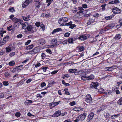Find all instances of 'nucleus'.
Here are the masks:
<instances>
[{
	"mask_svg": "<svg viewBox=\"0 0 122 122\" xmlns=\"http://www.w3.org/2000/svg\"><path fill=\"white\" fill-rule=\"evenodd\" d=\"M27 29L31 33H33L36 31V27L35 25H28L27 27Z\"/></svg>",
	"mask_w": 122,
	"mask_h": 122,
	"instance_id": "obj_2",
	"label": "nucleus"
},
{
	"mask_svg": "<svg viewBox=\"0 0 122 122\" xmlns=\"http://www.w3.org/2000/svg\"><path fill=\"white\" fill-rule=\"evenodd\" d=\"M61 28H58L55 29L52 32V34H54L57 32H58L60 31H61Z\"/></svg>",
	"mask_w": 122,
	"mask_h": 122,
	"instance_id": "obj_16",
	"label": "nucleus"
},
{
	"mask_svg": "<svg viewBox=\"0 0 122 122\" xmlns=\"http://www.w3.org/2000/svg\"><path fill=\"white\" fill-rule=\"evenodd\" d=\"M68 20V18L67 17H63L61 18L58 20V22L59 24L62 25H65V24Z\"/></svg>",
	"mask_w": 122,
	"mask_h": 122,
	"instance_id": "obj_1",
	"label": "nucleus"
},
{
	"mask_svg": "<svg viewBox=\"0 0 122 122\" xmlns=\"http://www.w3.org/2000/svg\"><path fill=\"white\" fill-rule=\"evenodd\" d=\"M10 71L11 72L14 73H17L18 72L17 69L16 68H11Z\"/></svg>",
	"mask_w": 122,
	"mask_h": 122,
	"instance_id": "obj_11",
	"label": "nucleus"
},
{
	"mask_svg": "<svg viewBox=\"0 0 122 122\" xmlns=\"http://www.w3.org/2000/svg\"><path fill=\"white\" fill-rule=\"evenodd\" d=\"M31 40H28L25 43V45H28L31 42Z\"/></svg>",
	"mask_w": 122,
	"mask_h": 122,
	"instance_id": "obj_58",
	"label": "nucleus"
},
{
	"mask_svg": "<svg viewBox=\"0 0 122 122\" xmlns=\"http://www.w3.org/2000/svg\"><path fill=\"white\" fill-rule=\"evenodd\" d=\"M41 65V64L40 63H38L35 66V67H39Z\"/></svg>",
	"mask_w": 122,
	"mask_h": 122,
	"instance_id": "obj_64",
	"label": "nucleus"
},
{
	"mask_svg": "<svg viewBox=\"0 0 122 122\" xmlns=\"http://www.w3.org/2000/svg\"><path fill=\"white\" fill-rule=\"evenodd\" d=\"M86 97L85 99L86 101L89 104L92 103V98L90 95L88 94L86 95Z\"/></svg>",
	"mask_w": 122,
	"mask_h": 122,
	"instance_id": "obj_3",
	"label": "nucleus"
},
{
	"mask_svg": "<svg viewBox=\"0 0 122 122\" xmlns=\"http://www.w3.org/2000/svg\"><path fill=\"white\" fill-rule=\"evenodd\" d=\"M98 90L99 91V92L100 93H102L104 91V89L102 88L99 89Z\"/></svg>",
	"mask_w": 122,
	"mask_h": 122,
	"instance_id": "obj_55",
	"label": "nucleus"
},
{
	"mask_svg": "<svg viewBox=\"0 0 122 122\" xmlns=\"http://www.w3.org/2000/svg\"><path fill=\"white\" fill-rule=\"evenodd\" d=\"M86 76H83L81 77V79L83 80H87Z\"/></svg>",
	"mask_w": 122,
	"mask_h": 122,
	"instance_id": "obj_43",
	"label": "nucleus"
},
{
	"mask_svg": "<svg viewBox=\"0 0 122 122\" xmlns=\"http://www.w3.org/2000/svg\"><path fill=\"white\" fill-rule=\"evenodd\" d=\"M9 64L10 66H13L15 64V62L14 61H12L9 63Z\"/></svg>",
	"mask_w": 122,
	"mask_h": 122,
	"instance_id": "obj_28",
	"label": "nucleus"
},
{
	"mask_svg": "<svg viewBox=\"0 0 122 122\" xmlns=\"http://www.w3.org/2000/svg\"><path fill=\"white\" fill-rule=\"evenodd\" d=\"M117 103L119 105H122V97H121L117 101Z\"/></svg>",
	"mask_w": 122,
	"mask_h": 122,
	"instance_id": "obj_29",
	"label": "nucleus"
},
{
	"mask_svg": "<svg viewBox=\"0 0 122 122\" xmlns=\"http://www.w3.org/2000/svg\"><path fill=\"white\" fill-rule=\"evenodd\" d=\"M77 70L76 69H70L68 71L71 73H73L77 71Z\"/></svg>",
	"mask_w": 122,
	"mask_h": 122,
	"instance_id": "obj_20",
	"label": "nucleus"
},
{
	"mask_svg": "<svg viewBox=\"0 0 122 122\" xmlns=\"http://www.w3.org/2000/svg\"><path fill=\"white\" fill-rule=\"evenodd\" d=\"M2 83L3 85L5 86H7L9 85L8 81H4L2 82Z\"/></svg>",
	"mask_w": 122,
	"mask_h": 122,
	"instance_id": "obj_37",
	"label": "nucleus"
},
{
	"mask_svg": "<svg viewBox=\"0 0 122 122\" xmlns=\"http://www.w3.org/2000/svg\"><path fill=\"white\" fill-rule=\"evenodd\" d=\"M52 1L53 0H47L46 1V2L48 3L47 5V6H49Z\"/></svg>",
	"mask_w": 122,
	"mask_h": 122,
	"instance_id": "obj_32",
	"label": "nucleus"
},
{
	"mask_svg": "<svg viewBox=\"0 0 122 122\" xmlns=\"http://www.w3.org/2000/svg\"><path fill=\"white\" fill-rule=\"evenodd\" d=\"M46 51L47 53L51 54L52 53V52L51 50L49 48H48L46 50Z\"/></svg>",
	"mask_w": 122,
	"mask_h": 122,
	"instance_id": "obj_40",
	"label": "nucleus"
},
{
	"mask_svg": "<svg viewBox=\"0 0 122 122\" xmlns=\"http://www.w3.org/2000/svg\"><path fill=\"white\" fill-rule=\"evenodd\" d=\"M27 53H29L31 54H36L34 52V51L33 50L32 51L28 52Z\"/></svg>",
	"mask_w": 122,
	"mask_h": 122,
	"instance_id": "obj_45",
	"label": "nucleus"
},
{
	"mask_svg": "<svg viewBox=\"0 0 122 122\" xmlns=\"http://www.w3.org/2000/svg\"><path fill=\"white\" fill-rule=\"evenodd\" d=\"M87 38V37L85 35L81 36L79 38V39L81 41H84Z\"/></svg>",
	"mask_w": 122,
	"mask_h": 122,
	"instance_id": "obj_14",
	"label": "nucleus"
},
{
	"mask_svg": "<svg viewBox=\"0 0 122 122\" xmlns=\"http://www.w3.org/2000/svg\"><path fill=\"white\" fill-rule=\"evenodd\" d=\"M46 86V84L45 82H43L41 85V87H43Z\"/></svg>",
	"mask_w": 122,
	"mask_h": 122,
	"instance_id": "obj_44",
	"label": "nucleus"
},
{
	"mask_svg": "<svg viewBox=\"0 0 122 122\" xmlns=\"http://www.w3.org/2000/svg\"><path fill=\"white\" fill-rule=\"evenodd\" d=\"M12 25L9 26V27H8L7 28V29L8 30L10 31L11 30H13L12 29Z\"/></svg>",
	"mask_w": 122,
	"mask_h": 122,
	"instance_id": "obj_34",
	"label": "nucleus"
},
{
	"mask_svg": "<svg viewBox=\"0 0 122 122\" xmlns=\"http://www.w3.org/2000/svg\"><path fill=\"white\" fill-rule=\"evenodd\" d=\"M5 75L6 77H8L10 75V74L8 72H7L5 73Z\"/></svg>",
	"mask_w": 122,
	"mask_h": 122,
	"instance_id": "obj_56",
	"label": "nucleus"
},
{
	"mask_svg": "<svg viewBox=\"0 0 122 122\" xmlns=\"http://www.w3.org/2000/svg\"><path fill=\"white\" fill-rule=\"evenodd\" d=\"M32 2V1L31 0H26L24 2L23 4H22V7L23 8H25L26 6H27L29 4Z\"/></svg>",
	"mask_w": 122,
	"mask_h": 122,
	"instance_id": "obj_8",
	"label": "nucleus"
},
{
	"mask_svg": "<svg viewBox=\"0 0 122 122\" xmlns=\"http://www.w3.org/2000/svg\"><path fill=\"white\" fill-rule=\"evenodd\" d=\"M23 35L21 34H20L17 36V37L18 38H20L22 37Z\"/></svg>",
	"mask_w": 122,
	"mask_h": 122,
	"instance_id": "obj_50",
	"label": "nucleus"
},
{
	"mask_svg": "<svg viewBox=\"0 0 122 122\" xmlns=\"http://www.w3.org/2000/svg\"><path fill=\"white\" fill-rule=\"evenodd\" d=\"M112 11L114 13L116 14L120 13L121 12V10L117 7H115L112 8Z\"/></svg>",
	"mask_w": 122,
	"mask_h": 122,
	"instance_id": "obj_6",
	"label": "nucleus"
},
{
	"mask_svg": "<svg viewBox=\"0 0 122 122\" xmlns=\"http://www.w3.org/2000/svg\"><path fill=\"white\" fill-rule=\"evenodd\" d=\"M34 45L33 44L30 45L25 47V49L27 50H30L32 49Z\"/></svg>",
	"mask_w": 122,
	"mask_h": 122,
	"instance_id": "obj_18",
	"label": "nucleus"
},
{
	"mask_svg": "<svg viewBox=\"0 0 122 122\" xmlns=\"http://www.w3.org/2000/svg\"><path fill=\"white\" fill-rule=\"evenodd\" d=\"M119 116V114H118L116 115H114L112 116L111 117V118L112 119H114L117 118V117H118Z\"/></svg>",
	"mask_w": 122,
	"mask_h": 122,
	"instance_id": "obj_31",
	"label": "nucleus"
},
{
	"mask_svg": "<svg viewBox=\"0 0 122 122\" xmlns=\"http://www.w3.org/2000/svg\"><path fill=\"white\" fill-rule=\"evenodd\" d=\"M20 19H17L16 17H15L12 19L13 21L15 23L19 22Z\"/></svg>",
	"mask_w": 122,
	"mask_h": 122,
	"instance_id": "obj_23",
	"label": "nucleus"
},
{
	"mask_svg": "<svg viewBox=\"0 0 122 122\" xmlns=\"http://www.w3.org/2000/svg\"><path fill=\"white\" fill-rule=\"evenodd\" d=\"M4 53V52L3 50H1L0 51V55H3Z\"/></svg>",
	"mask_w": 122,
	"mask_h": 122,
	"instance_id": "obj_61",
	"label": "nucleus"
},
{
	"mask_svg": "<svg viewBox=\"0 0 122 122\" xmlns=\"http://www.w3.org/2000/svg\"><path fill=\"white\" fill-rule=\"evenodd\" d=\"M45 17L47 18H48L51 17V15L50 13L46 14Z\"/></svg>",
	"mask_w": 122,
	"mask_h": 122,
	"instance_id": "obj_53",
	"label": "nucleus"
},
{
	"mask_svg": "<svg viewBox=\"0 0 122 122\" xmlns=\"http://www.w3.org/2000/svg\"><path fill=\"white\" fill-rule=\"evenodd\" d=\"M70 35V33L68 32H66L64 34V36L66 37H68Z\"/></svg>",
	"mask_w": 122,
	"mask_h": 122,
	"instance_id": "obj_41",
	"label": "nucleus"
},
{
	"mask_svg": "<svg viewBox=\"0 0 122 122\" xmlns=\"http://www.w3.org/2000/svg\"><path fill=\"white\" fill-rule=\"evenodd\" d=\"M41 56L42 59H44L46 57V55L45 53H43L41 54Z\"/></svg>",
	"mask_w": 122,
	"mask_h": 122,
	"instance_id": "obj_51",
	"label": "nucleus"
},
{
	"mask_svg": "<svg viewBox=\"0 0 122 122\" xmlns=\"http://www.w3.org/2000/svg\"><path fill=\"white\" fill-rule=\"evenodd\" d=\"M105 32V30L104 29H102L99 32V33L100 34H101Z\"/></svg>",
	"mask_w": 122,
	"mask_h": 122,
	"instance_id": "obj_49",
	"label": "nucleus"
},
{
	"mask_svg": "<svg viewBox=\"0 0 122 122\" xmlns=\"http://www.w3.org/2000/svg\"><path fill=\"white\" fill-rule=\"evenodd\" d=\"M37 27H39L41 25V23L39 22H37L35 23Z\"/></svg>",
	"mask_w": 122,
	"mask_h": 122,
	"instance_id": "obj_38",
	"label": "nucleus"
},
{
	"mask_svg": "<svg viewBox=\"0 0 122 122\" xmlns=\"http://www.w3.org/2000/svg\"><path fill=\"white\" fill-rule=\"evenodd\" d=\"M20 115V112H17L15 113V116H16L19 117Z\"/></svg>",
	"mask_w": 122,
	"mask_h": 122,
	"instance_id": "obj_54",
	"label": "nucleus"
},
{
	"mask_svg": "<svg viewBox=\"0 0 122 122\" xmlns=\"http://www.w3.org/2000/svg\"><path fill=\"white\" fill-rule=\"evenodd\" d=\"M86 76L87 80H88L92 79H93L94 77V76L92 75H90L89 76Z\"/></svg>",
	"mask_w": 122,
	"mask_h": 122,
	"instance_id": "obj_22",
	"label": "nucleus"
},
{
	"mask_svg": "<svg viewBox=\"0 0 122 122\" xmlns=\"http://www.w3.org/2000/svg\"><path fill=\"white\" fill-rule=\"evenodd\" d=\"M19 22L22 25L24 23H23V21L20 19H19Z\"/></svg>",
	"mask_w": 122,
	"mask_h": 122,
	"instance_id": "obj_48",
	"label": "nucleus"
},
{
	"mask_svg": "<svg viewBox=\"0 0 122 122\" xmlns=\"http://www.w3.org/2000/svg\"><path fill=\"white\" fill-rule=\"evenodd\" d=\"M75 104H76V103H75V102L73 101V102H71L70 103V104L71 106H73Z\"/></svg>",
	"mask_w": 122,
	"mask_h": 122,
	"instance_id": "obj_47",
	"label": "nucleus"
},
{
	"mask_svg": "<svg viewBox=\"0 0 122 122\" xmlns=\"http://www.w3.org/2000/svg\"><path fill=\"white\" fill-rule=\"evenodd\" d=\"M6 51L7 52H9L11 51V49L10 47L9 46H8L6 48Z\"/></svg>",
	"mask_w": 122,
	"mask_h": 122,
	"instance_id": "obj_30",
	"label": "nucleus"
},
{
	"mask_svg": "<svg viewBox=\"0 0 122 122\" xmlns=\"http://www.w3.org/2000/svg\"><path fill=\"white\" fill-rule=\"evenodd\" d=\"M112 17V16H110L107 17H105V18L106 20H108L111 19Z\"/></svg>",
	"mask_w": 122,
	"mask_h": 122,
	"instance_id": "obj_46",
	"label": "nucleus"
},
{
	"mask_svg": "<svg viewBox=\"0 0 122 122\" xmlns=\"http://www.w3.org/2000/svg\"><path fill=\"white\" fill-rule=\"evenodd\" d=\"M121 36L120 34L116 35L115 36L114 39L115 40H118L121 38Z\"/></svg>",
	"mask_w": 122,
	"mask_h": 122,
	"instance_id": "obj_19",
	"label": "nucleus"
},
{
	"mask_svg": "<svg viewBox=\"0 0 122 122\" xmlns=\"http://www.w3.org/2000/svg\"><path fill=\"white\" fill-rule=\"evenodd\" d=\"M22 18L25 21H27L30 20V15H28L26 17H25L24 16L22 17Z\"/></svg>",
	"mask_w": 122,
	"mask_h": 122,
	"instance_id": "obj_13",
	"label": "nucleus"
},
{
	"mask_svg": "<svg viewBox=\"0 0 122 122\" xmlns=\"http://www.w3.org/2000/svg\"><path fill=\"white\" fill-rule=\"evenodd\" d=\"M94 21V20L92 19H90L88 20L87 24V25H89Z\"/></svg>",
	"mask_w": 122,
	"mask_h": 122,
	"instance_id": "obj_21",
	"label": "nucleus"
},
{
	"mask_svg": "<svg viewBox=\"0 0 122 122\" xmlns=\"http://www.w3.org/2000/svg\"><path fill=\"white\" fill-rule=\"evenodd\" d=\"M110 116V114L109 113L107 112L105 115H104L105 117L106 118H108Z\"/></svg>",
	"mask_w": 122,
	"mask_h": 122,
	"instance_id": "obj_36",
	"label": "nucleus"
},
{
	"mask_svg": "<svg viewBox=\"0 0 122 122\" xmlns=\"http://www.w3.org/2000/svg\"><path fill=\"white\" fill-rule=\"evenodd\" d=\"M9 37L8 36H6L3 39V40L2 41V43L5 44L6 41H7L9 40Z\"/></svg>",
	"mask_w": 122,
	"mask_h": 122,
	"instance_id": "obj_15",
	"label": "nucleus"
},
{
	"mask_svg": "<svg viewBox=\"0 0 122 122\" xmlns=\"http://www.w3.org/2000/svg\"><path fill=\"white\" fill-rule=\"evenodd\" d=\"M34 52L35 53H36L38 52H39L40 51L41 49L40 47L39 46L37 47H35L33 49Z\"/></svg>",
	"mask_w": 122,
	"mask_h": 122,
	"instance_id": "obj_12",
	"label": "nucleus"
},
{
	"mask_svg": "<svg viewBox=\"0 0 122 122\" xmlns=\"http://www.w3.org/2000/svg\"><path fill=\"white\" fill-rule=\"evenodd\" d=\"M113 28V26H111V25H109L107 26L106 27V29H107V30L109 29H112Z\"/></svg>",
	"mask_w": 122,
	"mask_h": 122,
	"instance_id": "obj_42",
	"label": "nucleus"
},
{
	"mask_svg": "<svg viewBox=\"0 0 122 122\" xmlns=\"http://www.w3.org/2000/svg\"><path fill=\"white\" fill-rule=\"evenodd\" d=\"M99 85L97 82H92L90 85V87L91 88H94L95 89H97V86Z\"/></svg>",
	"mask_w": 122,
	"mask_h": 122,
	"instance_id": "obj_9",
	"label": "nucleus"
},
{
	"mask_svg": "<svg viewBox=\"0 0 122 122\" xmlns=\"http://www.w3.org/2000/svg\"><path fill=\"white\" fill-rule=\"evenodd\" d=\"M8 10L10 12H13L15 11V10L14 9V8L13 7H9Z\"/></svg>",
	"mask_w": 122,
	"mask_h": 122,
	"instance_id": "obj_24",
	"label": "nucleus"
},
{
	"mask_svg": "<svg viewBox=\"0 0 122 122\" xmlns=\"http://www.w3.org/2000/svg\"><path fill=\"white\" fill-rule=\"evenodd\" d=\"M114 4L119 3L120 2L118 0H114Z\"/></svg>",
	"mask_w": 122,
	"mask_h": 122,
	"instance_id": "obj_60",
	"label": "nucleus"
},
{
	"mask_svg": "<svg viewBox=\"0 0 122 122\" xmlns=\"http://www.w3.org/2000/svg\"><path fill=\"white\" fill-rule=\"evenodd\" d=\"M72 24V22L71 21L70 22H69L66 23L65 24V25H71Z\"/></svg>",
	"mask_w": 122,
	"mask_h": 122,
	"instance_id": "obj_52",
	"label": "nucleus"
},
{
	"mask_svg": "<svg viewBox=\"0 0 122 122\" xmlns=\"http://www.w3.org/2000/svg\"><path fill=\"white\" fill-rule=\"evenodd\" d=\"M61 102L60 101H59L58 102H53L52 103L54 105V106H55L58 105Z\"/></svg>",
	"mask_w": 122,
	"mask_h": 122,
	"instance_id": "obj_39",
	"label": "nucleus"
},
{
	"mask_svg": "<svg viewBox=\"0 0 122 122\" xmlns=\"http://www.w3.org/2000/svg\"><path fill=\"white\" fill-rule=\"evenodd\" d=\"M51 43L53 44L51 46H52L53 47L54 46H55L58 45V44L57 43V40L56 39H53L51 41Z\"/></svg>",
	"mask_w": 122,
	"mask_h": 122,
	"instance_id": "obj_10",
	"label": "nucleus"
},
{
	"mask_svg": "<svg viewBox=\"0 0 122 122\" xmlns=\"http://www.w3.org/2000/svg\"><path fill=\"white\" fill-rule=\"evenodd\" d=\"M73 110L76 112L82 111V109L80 107H76L73 108Z\"/></svg>",
	"mask_w": 122,
	"mask_h": 122,
	"instance_id": "obj_17",
	"label": "nucleus"
},
{
	"mask_svg": "<svg viewBox=\"0 0 122 122\" xmlns=\"http://www.w3.org/2000/svg\"><path fill=\"white\" fill-rule=\"evenodd\" d=\"M68 89H65L64 90V91H65V94L66 95H69L70 94V93L67 90Z\"/></svg>",
	"mask_w": 122,
	"mask_h": 122,
	"instance_id": "obj_33",
	"label": "nucleus"
},
{
	"mask_svg": "<svg viewBox=\"0 0 122 122\" xmlns=\"http://www.w3.org/2000/svg\"><path fill=\"white\" fill-rule=\"evenodd\" d=\"M67 40H65L63 41L62 43L63 44H67Z\"/></svg>",
	"mask_w": 122,
	"mask_h": 122,
	"instance_id": "obj_63",
	"label": "nucleus"
},
{
	"mask_svg": "<svg viewBox=\"0 0 122 122\" xmlns=\"http://www.w3.org/2000/svg\"><path fill=\"white\" fill-rule=\"evenodd\" d=\"M32 101L31 100H28L26 101L25 102V104L28 105L30 103H32Z\"/></svg>",
	"mask_w": 122,
	"mask_h": 122,
	"instance_id": "obj_26",
	"label": "nucleus"
},
{
	"mask_svg": "<svg viewBox=\"0 0 122 122\" xmlns=\"http://www.w3.org/2000/svg\"><path fill=\"white\" fill-rule=\"evenodd\" d=\"M84 50V47L83 46H81L79 47V50L80 51H83Z\"/></svg>",
	"mask_w": 122,
	"mask_h": 122,
	"instance_id": "obj_35",
	"label": "nucleus"
},
{
	"mask_svg": "<svg viewBox=\"0 0 122 122\" xmlns=\"http://www.w3.org/2000/svg\"><path fill=\"white\" fill-rule=\"evenodd\" d=\"M76 26V25L75 24H71L70 26L69 27L71 29H73Z\"/></svg>",
	"mask_w": 122,
	"mask_h": 122,
	"instance_id": "obj_59",
	"label": "nucleus"
},
{
	"mask_svg": "<svg viewBox=\"0 0 122 122\" xmlns=\"http://www.w3.org/2000/svg\"><path fill=\"white\" fill-rule=\"evenodd\" d=\"M67 41L69 43H73L74 40L72 38H70L68 39Z\"/></svg>",
	"mask_w": 122,
	"mask_h": 122,
	"instance_id": "obj_27",
	"label": "nucleus"
},
{
	"mask_svg": "<svg viewBox=\"0 0 122 122\" xmlns=\"http://www.w3.org/2000/svg\"><path fill=\"white\" fill-rule=\"evenodd\" d=\"M47 68V67H44L42 68L41 69H43L44 72H46V69Z\"/></svg>",
	"mask_w": 122,
	"mask_h": 122,
	"instance_id": "obj_62",
	"label": "nucleus"
},
{
	"mask_svg": "<svg viewBox=\"0 0 122 122\" xmlns=\"http://www.w3.org/2000/svg\"><path fill=\"white\" fill-rule=\"evenodd\" d=\"M32 79L30 78L27 80L26 81V83H29L32 81Z\"/></svg>",
	"mask_w": 122,
	"mask_h": 122,
	"instance_id": "obj_57",
	"label": "nucleus"
},
{
	"mask_svg": "<svg viewBox=\"0 0 122 122\" xmlns=\"http://www.w3.org/2000/svg\"><path fill=\"white\" fill-rule=\"evenodd\" d=\"M28 23L27 22H26L25 23V24L24 23L22 25V29H26V28L27 29V27H26L27 26L26 25V24H28Z\"/></svg>",
	"mask_w": 122,
	"mask_h": 122,
	"instance_id": "obj_25",
	"label": "nucleus"
},
{
	"mask_svg": "<svg viewBox=\"0 0 122 122\" xmlns=\"http://www.w3.org/2000/svg\"><path fill=\"white\" fill-rule=\"evenodd\" d=\"M87 115L86 113H84L81 115H79L78 118H79L80 120H84L86 117Z\"/></svg>",
	"mask_w": 122,
	"mask_h": 122,
	"instance_id": "obj_4",
	"label": "nucleus"
},
{
	"mask_svg": "<svg viewBox=\"0 0 122 122\" xmlns=\"http://www.w3.org/2000/svg\"><path fill=\"white\" fill-rule=\"evenodd\" d=\"M94 116V113L93 112H91L90 113L88 117V118L87 119V121L88 122H90L93 118Z\"/></svg>",
	"mask_w": 122,
	"mask_h": 122,
	"instance_id": "obj_5",
	"label": "nucleus"
},
{
	"mask_svg": "<svg viewBox=\"0 0 122 122\" xmlns=\"http://www.w3.org/2000/svg\"><path fill=\"white\" fill-rule=\"evenodd\" d=\"M61 114V111L58 110L55 112L54 114L52 116V117H56L60 116Z\"/></svg>",
	"mask_w": 122,
	"mask_h": 122,
	"instance_id": "obj_7",
	"label": "nucleus"
}]
</instances>
